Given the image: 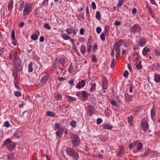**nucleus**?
Masks as SVG:
<instances>
[{"mask_svg":"<svg viewBox=\"0 0 160 160\" xmlns=\"http://www.w3.org/2000/svg\"><path fill=\"white\" fill-rule=\"evenodd\" d=\"M141 27L140 25L138 23L135 24L130 29V32L132 34H135L137 33H139L141 30Z\"/></svg>","mask_w":160,"mask_h":160,"instance_id":"nucleus-1","label":"nucleus"},{"mask_svg":"<svg viewBox=\"0 0 160 160\" xmlns=\"http://www.w3.org/2000/svg\"><path fill=\"white\" fill-rule=\"evenodd\" d=\"M66 152L68 155L72 157L75 160H77L79 159L78 154L71 148H68L66 149Z\"/></svg>","mask_w":160,"mask_h":160,"instance_id":"nucleus-2","label":"nucleus"},{"mask_svg":"<svg viewBox=\"0 0 160 160\" xmlns=\"http://www.w3.org/2000/svg\"><path fill=\"white\" fill-rule=\"evenodd\" d=\"M71 138L72 142V146L76 147L81 142L79 137L76 134H72L71 135Z\"/></svg>","mask_w":160,"mask_h":160,"instance_id":"nucleus-3","label":"nucleus"},{"mask_svg":"<svg viewBox=\"0 0 160 160\" xmlns=\"http://www.w3.org/2000/svg\"><path fill=\"white\" fill-rule=\"evenodd\" d=\"M13 61L19 67H22V62L17 53L15 52L13 54Z\"/></svg>","mask_w":160,"mask_h":160,"instance_id":"nucleus-4","label":"nucleus"},{"mask_svg":"<svg viewBox=\"0 0 160 160\" xmlns=\"http://www.w3.org/2000/svg\"><path fill=\"white\" fill-rule=\"evenodd\" d=\"M32 6L30 4H27L25 6L23 11V15L26 16L29 14L31 11Z\"/></svg>","mask_w":160,"mask_h":160,"instance_id":"nucleus-5","label":"nucleus"},{"mask_svg":"<svg viewBox=\"0 0 160 160\" xmlns=\"http://www.w3.org/2000/svg\"><path fill=\"white\" fill-rule=\"evenodd\" d=\"M87 114L89 116H92L93 114L95 113V110L94 107L92 106L89 105L86 108Z\"/></svg>","mask_w":160,"mask_h":160,"instance_id":"nucleus-6","label":"nucleus"},{"mask_svg":"<svg viewBox=\"0 0 160 160\" xmlns=\"http://www.w3.org/2000/svg\"><path fill=\"white\" fill-rule=\"evenodd\" d=\"M18 68L17 66L15 65L12 70L13 75L14 78V80H17L18 76Z\"/></svg>","mask_w":160,"mask_h":160,"instance_id":"nucleus-7","label":"nucleus"},{"mask_svg":"<svg viewBox=\"0 0 160 160\" xmlns=\"http://www.w3.org/2000/svg\"><path fill=\"white\" fill-rule=\"evenodd\" d=\"M16 144L12 142L7 145V149L10 152L12 151L15 148Z\"/></svg>","mask_w":160,"mask_h":160,"instance_id":"nucleus-8","label":"nucleus"},{"mask_svg":"<svg viewBox=\"0 0 160 160\" xmlns=\"http://www.w3.org/2000/svg\"><path fill=\"white\" fill-rule=\"evenodd\" d=\"M141 128L143 131H146L149 128V125L146 121H142Z\"/></svg>","mask_w":160,"mask_h":160,"instance_id":"nucleus-9","label":"nucleus"},{"mask_svg":"<svg viewBox=\"0 0 160 160\" xmlns=\"http://www.w3.org/2000/svg\"><path fill=\"white\" fill-rule=\"evenodd\" d=\"M108 81L107 80L106 77L104 76L103 79L102 88L103 89H107L108 86Z\"/></svg>","mask_w":160,"mask_h":160,"instance_id":"nucleus-10","label":"nucleus"},{"mask_svg":"<svg viewBox=\"0 0 160 160\" xmlns=\"http://www.w3.org/2000/svg\"><path fill=\"white\" fill-rule=\"evenodd\" d=\"M85 80H83L79 82L78 84L76 85V88L78 89H80L81 88L84 87L86 83Z\"/></svg>","mask_w":160,"mask_h":160,"instance_id":"nucleus-11","label":"nucleus"},{"mask_svg":"<svg viewBox=\"0 0 160 160\" xmlns=\"http://www.w3.org/2000/svg\"><path fill=\"white\" fill-rule=\"evenodd\" d=\"M146 42L145 39L144 38H141L139 42H138V45L141 47L144 46L146 44Z\"/></svg>","mask_w":160,"mask_h":160,"instance_id":"nucleus-12","label":"nucleus"},{"mask_svg":"<svg viewBox=\"0 0 160 160\" xmlns=\"http://www.w3.org/2000/svg\"><path fill=\"white\" fill-rule=\"evenodd\" d=\"M49 75H45L41 78V82L42 85H43L46 82L49 78Z\"/></svg>","mask_w":160,"mask_h":160,"instance_id":"nucleus-13","label":"nucleus"},{"mask_svg":"<svg viewBox=\"0 0 160 160\" xmlns=\"http://www.w3.org/2000/svg\"><path fill=\"white\" fill-rule=\"evenodd\" d=\"M154 80L157 83H160V74L156 73L154 75Z\"/></svg>","mask_w":160,"mask_h":160,"instance_id":"nucleus-14","label":"nucleus"},{"mask_svg":"<svg viewBox=\"0 0 160 160\" xmlns=\"http://www.w3.org/2000/svg\"><path fill=\"white\" fill-rule=\"evenodd\" d=\"M13 0H10L9 2L8 9L10 11H11L13 8Z\"/></svg>","mask_w":160,"mask_h":160,"instance_id":"nucleus-15","label":"nucleus"},{"mask_svg":"<svg viewBox=\"0 0 160 160\" xmlns=\"http://www.w3.org/2000/svg\"><path fill=\"white\" fill-rule=\"evenodd\" d=\"M132 96L131 95H130L128 94V93L127 94H125V100L126 101H129L132 100Z\"/></svg>","mask_w":160,"mask_h":160,"instance_id":"nucleus-16","label":"nucleus"},{"mask_svg":"<svg viewBox=\"0 0 160 160\" xmlns=\"http://www.w3.org/2000/svg\"><path fill=\"white\" fill-rule=\"evenodd\" d=\"M54 96L57 100H60L62 99V95L58 93H55Z\"/></svg>","mask_w":160,"mask_h":160,"instance_id":"nucleus-17","label":"nucleus"},{"mask_svg":"<svg viewBox=\"0 0 160 160\" xmlns=\"http://www.w3.org/2000/svg\"><path fill=\"white\" fill-rule=\"evenodd\" d=\"M81 92L82 96L84 98H87L88 95H90V94L88 93L86 91H82Z\"/></svg>","mask_w":160,"mask_h":160,"instance_id":"nucleus-18","label":"nucleus"},{"mask_svg":"<svg viewBox=\"0 0 160 160\" xmlns=\"http://www.w3.org/2000/svg\"><path fill=\"white\" fill-rule=\"evenodd\" d=\"M20 138V136L19 135V132L18 131L15 132L14 134L13 135L11 138L14 139L16 138L17 139L19 138Z\"/></svg>","mask_w":160,"mask_h":160,"instance_id":"nucleus-19","label":"nucleus"},{"mask_svg":"<svg viewBox=\"0 0 160 160\" xmlns=\"http://www.w3.org/2000/svg\"><path fill=\"white\" fill-rule=\"evenodd\" d=\"M141 63L142 62L140 61L138 63H136L135 64L136 68L137 69L140 70L142 68V66L141 65Z\"/></svg>","mask_w":160,"mask_h":160,"instance_id":"nucleus-20","label":"nucleus"},{"mask_svg":"<svg viewBox=\"0 0 160 160\" xmlns=\"http://www.w3.org/2000/svg\"><path fill=\"white\" fill-rule=\"evenodd\" d=\"M133 118L132 116H131L127 118L128 122L130 125H131L133 124Z\"/></svg>","mask_w":160,"mask_h":160,"instance_id":"nucleus-21","label":"nucleus"},{"mask_svg":"<svg viewBox=\"0 0 160 160\" xmlns=\"http://www.w3.org/2000/svg\"><path fill=\"white\" fill-rule=\"evenodd\" d=\"M102 126L105 129L111 130L112 127L109 124H103Z\"/></svg>","mask_w":160,"mask_h":160,"instance_id":"nucleus-22","label":"nucleus"},{"mask_svg":"<svg viewBox=\"0 0 160 160\" xmlns=\"http://www.w3.org/2000/svg\"><path fill=\"white\" fill-rule=\"evenodd\" d=\"M12 142V140L8 138L4 141L3 145L4 146H5L7 145H8V144L11 143Z\"/></svg>","mask_w":160,"mask_h":160,"instance_id":"nucleus-23","label":"nucleus"},{"mask_svg":"<svg viewBox=\"0 0 160 160\" xmlns=\"http://www.w3.org/2000/svg\"><path fill=\"white\" fill-rule=\"evenodd\" d=\"M32 62H31L28 65V71L29 72H31L33 71V64Z\"/></svg>","mask_w":160,"mask_h":160,"instance_id":"nucleus-24","label":"nucleus"},{"mask_svg":"<svg viewBox=\"0 0 160 160\" xmlns=\"http://www.w3.org/2000/svg\"><path fill=\"white\" fill-rule=\"evenodd\" d=\"M80 51L82 54H85L86 52V48L85 46L83 45H82L80 48Z\"/></svg>","mask_w":160,"mask_h":160,"instance_id":"nucleus-25","label":"nucleus"},{"mask_svg":"<svg viewBox=\"0 0 160 160\" xmlns=\"http://www.w3.org/2000/svg\"><path fill=\"white\" fill-rule=\"evenodd\" d=\"M31 38L34 40H37L38 38V35L36 33H33L31 36Z\"/></svg>","mask_w":160,"mask_h":160,"instance_id":"nucleus-26","label":"nucleus"},{"mask_svg":"<svg viewBox=\"0 0 160 160\" xmlns=\"http://www.w3.org/2000/svg\"><path fill=\"white\" fill-rule=\"evenodd\" d=\"M66 97L68 98V101L69 102H72L73 101H74L76 100V98L74 97L68 95L66 96Z\"/></svg>","mask_w":160,"mask_h":160,"instance_id":"nucleus-27","label":"nucleus"},{"mask_svg":"<svg viewBox=\"0 0 160 160\" xmlns=\"http://www.w3.org/2000/svg\"><path fill=\"white\" fill-rule=\"evenodd\" d=\"M149 152H150V149H146L143 154H141V156L142 157H145V156H147L148 155Z\"/></svg>","mask_w":160,"mask_h":160,"instance_id":"nucleus-28","label":"nucleus"},{"mask_svg":"<svg viewBox=\"0 0 160 160\" xmlns=\"http://www.w3.org/2000/svg\"><path fill=\"white\" fill-rule=\"evenodd\" d=\"M47 114L48 116L52 117H55V114L53 112L50 111H47Z\"/></svg>","mask_w":160,"mask_h":160,"instance_id":"nucleus-29","label":"nucleus"},{"mask_svg":"<svg viewBox=\"0 0 160 160\" xmlns=\"http://www.w3.org/2000/svg\"><path fill=\"white\" fill-rule=\"evenodd\" d=\"M141 108L139 107H136L134 111H133V114L135 115H137V112L140 111Z\"/></svg>","mask_w":160,"mask_h":160,"instance_id":"nucleus-30","label":"nucleus"},{"mask_svg":"<svg viewBox=\"0 0 160 160\" xmlns=\"http://www.w3.org/2000/svg\"><path fill=\"white\" fill-rule=\"evenodd\" d=\"M8 158V160H13L14 158V156L13 153H11L7 155Z\"/></svg>","mask_w":160,"mask_h":160,"instance_id":"nucleus-31","label":"nucleus"},{"mask_svg":"<svg viewBox=\"0 0 160 160\" xmlns=\"http://www.w3.org/2000/svg\"><path fill=\"white\" fill-rule=\"evenodd\" d=\"M62 37L65 40H68L71 38V37L66 33H63L62 34Z\"/></svg>","mask_w":160,"mask_h":160,"instance_id":"nucleus-32","label":"nucleus"},{"mask_svg":"<svg viewBox=\"0 0 160 160\" xmlns=\"http://www.w3.org/2000/svg\"><path fill=\"white\" fill-rule=\"evenodd\" d=\"M149 51V49L148 48H144L143 50L142 51V54L143 55L145 56L146 55L147 53Z\"/></svg>","mask_w":160,"mask_h":160,"instance_id":"nucleus-33","label":"nucleus"},{"mask_svg":"<svg viewBox=\"0 0 160 160\" xmlns=\"http://www.w3.org/2000/svg\"><path fill=\"white\" fill-rule=\"evenodd\" d=\"M124 149L122 147L121 150H119L118 152L117 153V155L118 156H121L123 154Z\"/></svg>","mask_w":160,"mask_h":160,"instance_id":"nucleus-34","label":"nucleus"},{"mask_svg":"<svg viewBox=\"0 0 160 160\" xmlns=\"http://www.w3.org/2000/svg\"><path fill=\"white\" fill-rule=\"evenodd\" d=\"M70 125L73 128H75L76 126V122L74 120H72L70 122Z\"/></svg>","mask_w":160,"mask_h":160,"instance_id":"nucleus-35","label":"nucleus"},{"mask_svg":"<svg viewBox=\"0 0 160 160\" xmlns=\"http://www.w3.org/2000/svg\"><path fill=\"white\" fill-rule=\"evenodd\" d=\"M124 2V0H118V4L116 6L117 7H121L123 3Z\"/></svg>","mask_w":160,"mask_h":160,"instance_id":"nucleus-36","label":"nucleus"},{"mask_svg":"<svg viewBox=\"0 0 160 160\" xmlns=\"http://www.w3.org/2000/svg\"><path fill=\"white\" fill-rule=\"evenodd\" d=\"M95 17L98 20H100V19L101 14L99 11H97L96 12Z\"/></svg>","mask_w":160,"mask_h":160,"instance_id":"nucleus-37","label":"nucleus"},{"mask_svg":"<svg viewBox=\"0 0 160 160\" xmlns=\"http://www.w3.org/2000/svg\"><path fill=\"white\" fill-rule=\"evenodd\" d=\"M123 42H124L123 40L121 39L119 40L118 42H116L115 44H116L117 45L120 46L122 45Z\"/></svg>","mask_w":160,"mask_h":160,"instance_id":"nucleus-38","label":"nucleus"},{"mask_svg":"<svg viewBox=\"0 0 160 160\" xmlns=\"http://www.w3.org/2000/svg\"><path fill=\"white\" fill-rule=\"evenodd\" d=\"M113 47L114 48H115V50L116 51H121L120 46L117 45L116 44H114Z\"/></svg>","mask_w":160,"mask_h":160,"instance_id":"nucleus-39","label":"nucleus"},{"mask_svg":"<svg viewBox=\"0 0 160 160\" xmlns=\"http://www.w3.org/2000/svg\"><path fill=\"white\" fill-rule=\"evenodd\" d=\"M44 27L48 30H50L51 29V27L48 23H45L43 25Z\"/></svg>","mask_w":160,"mask_h":160,"instance_id":"nucleus-40","label":"nucleus"},{"mask_svg":"<svg viewBox=\"0 0 160 160\" xmlns=\"http://www.w3.org/2000/svg\"><path fill=\"white\" fill-rule=\"evenodd\" d=\"M142 143H141V142H138V143L137 151H139L141 150V148H142Z\"/></svg>","mask_w":160,"mask_h":160,"instance_id":"nucleus-41","label":"nucleus"},{"mask_svg":"<svg viewBox=\"0 0 160 160\" xmlns=\"http://www.w3.org/2000/svg\"><path fill=\"white\" fill-rule=\"evenodd\" d=\"M73 31L74 29L71 27H70V28L67 29L66 30L67 33L69 34H71L72 32V31Z\"/></svg>","mask_w":160,"mask_h":160,"instance_id":"nucleus-42","label":"nucleus"},{"mask_svg":"<svg viewBox=\"0 0 160 160\" xmlns=\"http://www.w3.org/2000/svg\"><path fill=\"white\" fill-rule=\"evenodd\" d=\"M156 113L155 111V110L153 108V107L152 108L151 111V117L152 118H153L155 116Z\"/></svg>","mask_w":160,"mask_h":160,"instance_id":"nucleus-43","label":"nucleus"},{"mask_svg":"<svg viewBox=\"0 0 160 160\" xmlns=\"http://www.w3.org/2000/svg\"><path fill=\"white\" fill-rule=\"evenodd\" d=\"M17 80H14V85L15 86V87L17 88V89L18 90H20L21 89V88L20 87H19L18 84H17Z\"/></svg>","mask_w":160,"mask_h":160,"instance_id":"nucleus-44","label":"nucleus"},{"mask_svg":"<svg viewBox=\"0 0 160 160\" xmlns=\"http://www.w3.org/2000/svg\"><path fill=\"white\" fill-rule=\"evenodd\" d=\"M49 0H44L42 4V6H47L48 4Z\"/></svg>","mask_w":160,"mask_h":160,"instance_id":"nucleus-45","label":"nucleus"},{"mask_svg":"<svg viewBox=\"0 0 160 160\" xmlns=\"http://www.w3.org/2000/svg\"><path fill=\"white\" fill-rule=\"evenodd\" d=\"M14 94L16 97H19L22 95L21 92L19 91H15L14 92Z\"/></svg>","mask_w":160,"mask_h":160,"instance_id":"nucleus-46","label":"nucleus"},{"mask_svg":"<svg viewBox=\"0 0 160 160\" xmlns=\"http://www.w3.org/2000/svg\"><path fill=\"white\" fill-rule=\"evenodd\" d=\"M55 130L59 129L60 128V126L59 123H55L54 124Z\"/></svg>","mask_w":160,"mask_h":160,"instance_id":"nucleus-47","label":"nucleus"},{"mask_svg":"<svg viewBox=\"0 0 160 160\" xmlns=\"http://www.w3.org/2000/svg\"><path fill=\"white\" fill-rule=\"evenodd\" d=\"M95 87H96V84L95 83H94L91 86V87L90 90V91H93L94 90H95Z\"/></svg>","mask_w":160,"mask_h":160,"instance_id":"nucleus-48","label":"nucleus"},{"mask_svg":"<svg viewBox=\"0 0 160 160\" xmlns=\"http://www.w3.org/2000/svg\"><path fill=\"white\" fill-rule=\"evenodd\" d=\"M115 59L114 58L112 59V61L111 62V65H110L111 68H114L115 67Z\"/></svg>","mask_w":160,"mask_h":160,"instance_id":"nucleus-49","label":"nucleus"},{"mask_svg":"<svg viewBox=\"0 0 160 160\" xmlns=\"http://www.w3.org/2000/svg\"><path fill=\"white\" fill-rule=\"evenodd\" d=\"M11 38L12 39H13L15 38V32L13 29L12 31Z\"/></svg>","mask_w":160,"mask_h":160,"instance_id":"nucleus-50","label":"nucleus"},{"mask_svg":"<svg viewBox=\"0 0 160 160\" xmlns=\"http://www.w3.org/2000/svg\"><path fill=\"white\" fill-rule=\"evenodd\" d=\"M109 29V26L108 25H106L104 28L105 32H108Z\"/></svg>","mask_w":160,"mask_h":160,"instance_id":"nucleus-51","label":"nucleus"},{"mask_svg":"<svg viewBox=\"0 0 160 160\" xmlns=\"http://www.w3.org/2000/svg\"><path fill=\"white\" fill-rule=\"evenodd\" d=\"M73 69V66L72 63H71L69 66L68 69V71L69 72L71 73Z\"/></svg>","mask_w":160,"mask_h":160,"instance_id":"nucleus-52","label":"nucleus"},{"mask_svg":"<svg viewBox=\"0 0 160 160\" xmlns=\"http://www.w3.org/2000/svg\"><path fill=\"white\" fill-rule=\"evenodd\" d=\"M100 38L102 40V41H104L105 40V37L103 32L101 34Z\"/></svg>","mask_w":160,"mask_h":160,"instance_id":"nucleus-53","label":"nucleus"},{"mask_svg":"<svg viewBox=\"0 0 160 160\" xmlns=\"http://www.w3.org/2000/svg\"><path fill=\"white\" fill-rule=\"evenodd\" d=\"M72 46L73 47H72V48H73V50L76 53H77L78 51L77 50V47L75 46V43H72Z\"/></svg>","mask_w":160,"mask_h":160,"instance_id":"nucleus-54","label":"nucleus"},{"mask_svg":"<svg viewBox=\"0 0 160 160\" xmlns=\"http://www.w3.org/2000/svg\"><path fill=\"white\" fill-rule=\"evenodd\" d=\"M154 52L156 55L158 56L160 55V51L158 49H155Z\"/></svg>","mask_w":160,"mask_h":160,"instance_id":"nucleus-55","label":"nucleus"},{"mask_svg":"<svg viewBox=\"0 0 160 160\" xmlns=\"http://www.w3.org/2000/svg\"><path fill=\"white\" fill-rule=\"evenodd\" d=\"M89 41H88V42L87 43V51L88 52H90L91 51V45H89Z\"/></svg>","mask_w":160,"mask_h":160,"instance_id":"nucleus-56","label":"nucleus"},{"mask_svg":"<svg viewBox=\"0 0 160 160\" xmlns=\"http://www.w3.org/2000/svg\"><path fill=\"white\" fill-rule=\"evenodd\" d=\"M92 62H97V58L95 55L93 56L92 57Z\"/></svg>","mask_w":160,"mask_h":160,"instance_id":"nucleus-57","label":"nucleus"},{"mask_svg":"<svg viewBox=\"0 0 160 160\" xmlns=\"http://www.w3.org/2000/svg\"><path fill=\"white\" fill-rule=\"evenodd\" d=\"M10 126V123L8 121H6L4 123V125H3V126H5L7 128L9 127Z\"/></svg>","mask_w":160,"mask_h":160,"instance_id":"nucleus-58","label":"nucleus"},{"mask_svg":"<svg viewBox=\"0 0 160 160\" xmlns=\"http://www.w3.org/2000/svg\"><path fill=\"white\" fill-rule=\"evenodd\" d=\"M102 122V118H98L97 120V123L98 124H99Z\"/></svg>","mask_w":160,"mask_h":160,"instance_id":"nucleus-59","label":"nucleus"},{"mask_svg":"<svg viewBox=\"0 0 160 160\" xmlns=\"http://www.w3.org/2000/svg\"><path fill=\"white\" fill-rule=\"evenodd\" d=\"M129 74L127 70H125L123 74V76L124 77L127 78Z\"/></svg>","mask_w":160,"mask_h":160,"instance_id":"nucleus-60","label":"nucleus"},{"mask_svg":"<svg viewBox=\"0 0 160 160\" xmlns=\"http://www.w3.org/2000/svg\"><path fill=\"white\" fill-rule=\"evenodd\" d=\"M24 5V2H22L21 4H20L19 8V10L20 11H22V10L23 9V5Z\"/></svg>","mask_w":160,"mask_h":160,"instance_id":"nucleus-61","label":"nucleus"},{"mask_svg":"<svg viewBox=\"0 0 160 160\" xmlns=\"http://www.w3.org/2000/svg\"><path fill=\"white\" fill-rule=\"evenodd\" d=\"M147 8L148 9V10L149 13H151V12H153L152 10V9H151L150 6L148 5H147Z\"/></svg>","mask_w":160,"mask_h":160,"instance_id":"nucleus-62","label":"nucleus"},{"mask_svg":"<svg viewBox=\"0 0 160 160\" xmlns=\"http://www.w3.org/2000/svg\"><path fill=\"white\" fill-rule=\"evenodd\" d=\"M101 31V28L100 27H98L96 28V32L98 34L100 33Z\"/></svg>","mask_w":160,"mask_h":160,"instance_id":"nucleus-63","label":"nucleus"},{"mask_svg":"<svg viewBox=\"0 0 160 160\" xmlns=\"http://www.w3.org/2000/svg\"><path fill=\"white\" fill-rule=\"evenodd\" d=\"M92 7L93 9H95L96 8V5L95 2H93L91 4Z\"/></svg>","mask_w":160,"mask_h":160,"instance_id":"nucleus-64","label":"nucleus"}]
</instances>
